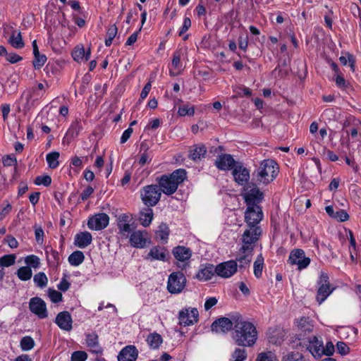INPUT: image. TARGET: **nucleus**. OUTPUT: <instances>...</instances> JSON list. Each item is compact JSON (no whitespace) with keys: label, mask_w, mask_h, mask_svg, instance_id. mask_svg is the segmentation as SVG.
Masks as SVG:
<instances>
[{"label":"nucleus","mask_w":361,"mask_h":361,"mask_svg":"<svg viewBox=\"0 0 361 361\" xmlns=\"http://www.w3.org/2000/svg\"><path fill=\"white\" fill-rule=\"evenodd\" d=\"M48 295L51 301L54 303L59 302L62 300V294L54 289L49 288L48 290Z\"/></svg>","instance_id":"51"},{"label":"nucleus","mask_w":361,"mask_h":361,"mask_svg":"<svg viewBox=\"0 0 361 361\" xmlns=\"http://www.w3.org/2000/svg\"><path fill=\"white\" fill-rule=\"evenodd\" d=\"M198 311L196 308H187L179 312V324L187 326L196 323L198 320Z\"/></svg>","instance_id":"11"},{"label":"nucleus","mask_w":361,"mask_h":361,"mask_svg":"<svg viewBox=\"0 0 361 361\" xmlns=\"http://www.w3.org/2000/svg\"><path fill=\"white\" fill-rule=\"evenodd\" d=\"M241 195L246 204H258L264 198L263 192L256 186L254 182H242Z\"/></svg>","instance_id":"5"},{"label":"nucleus","mask_w":361,"mask_h":361,"mask_svg":"<svg viewBox=\"0 0 361 361\" xmlns=\"http://www.w3.org/2000/svg\"><path fill=\"white\" fill-rule=\"evenodd\" d=\"M160 192L166 195H171L176 192L178 186V182H159Z\"/></svg>","instance_id":"35"},{"label":"nucleus","mask_w":361,"mask_h":361,"mask_svg":"<svg viewBox=\"0 0 361 361\" xmlns=\"http://www.w3.org/2000/svg\"><path fill=\"white\" fill-rule=\"evenodd\" d=\"M87 355L84 351H75L71 355V361H85Z\"/></svg>","instance_id":"57"},{"label":"nucleus","mask_w":361,"mask_h":361,"mask_svg":"<svg viewBox=\"0 0 361 361\" xmlns=\"http://www.w3.org/2000/svg\"><path fill=\"white\" fill-rule=\"evenodd\" d=\"M25 264L30 268L37 269L39 267V258L34 255H28L25 258Z\"/></svg>","instance_id":"48"},{"label":"nucleus","mask_w":361,"mask_h":361,"mask_svg":"<svg viewBox=\"0 0 361 361\" xmlns=\"http://www.w3.org/2000/svg\"><path fill=\"white\" fill-rule=\"evenodd\" d=\"M276 356L271 352L261 353L256 361H276Z\"/></svg>","instance_id":"52"},{"label":"nucleus","mask_w":361,"mask_h":361,"mask_svg":"<svg viewBox=\"0 0 361 361\" xmlns=\"http://www.w3.org/2000/svg\"><path fill=\"white\" fill-rule=\"evenodd\" d=\"M234 361H244L247 358V352L245 349L236 348L233 353Z\"/></svg>","instance_id":"50"},{"label":"nucleus","mask_w":361,"mask_h":361,"mask_svg":"<svg viewBox=\"0 0 361 361\" xmlns=\"http://www.w3.org/2000/svg\"><path fill=\"white\" fill-rule=\"evenodd\" d=\"M240 316L235 314L231 317V319L226 317H221L215 320L212 324V331L218 334H225L230 331L233 326L235 328V317Z\"/></svg>","instance_id":"9"},{"label":"nucleus","mask_w":361,"mask_h":361,"mask_svg":"<svg viewBox=\"0 0 361 361\" xmlns=\"http://www.w3.org/2000/svg\"><path fill=\"white\" fill-rule=\"evenodd\" d=\"M35 341L30 336H25L20 341V348L24 351H27L33 348Z\"/></svg>","instance_id":"47"},{"label":"nucleus","mask_w":361,"mask_h":361,"mask_svg":"<svg viewBox=\"0 0 361 361\" xmlns=\"http://www.w3.org/2000/svg\"><path fill=\"white\" fill-rule=\"evenodd\" d=\"M30 311L37 315L39 318L44 319L47 317V310L46 303L41 298H32L29 303Z\"/></svg>","instance_id":"15"},{"label":"nucleus","mask_w":361,"mask_h":361,"mask_svg":"<svg viewBox=\"0 0 361 361\" xmlns=\"http://www.w3.org/2000/svg\"><path fill=\"white\" fill-rule=\"evenodd\" d=\"M279 173V166L274 159H264L260 162L259 166L254 171L257 178L264 180H274Z\"/></svg>","instance_id":"3"},{"label":"nucleus","mask_w":361,"mask_h":361,"mask_svg":"<svg viewBox=\"0 0 361 361\" xmlns=\"http://www.w3.org/2000/svg\"><path fill=\"white\" fill-rule=\"evenodd\" d=\"M263 216L262 208L258 204H247L245 221L249 227L245 231H248V238L258 240L262 233V230L258 224L262 220Z\"/></svg>","instance_id":"2"},{"label":"nucleus","mask_w":361,"mask_h":361,"mask_svg":"<svg viewBox=\"0 0 361 361\" xmlns=\"http://www.w3.org/2000/svg\"><path fill=\"white\" fill-rule=\"evenodd\" d=\"M161 197L160 188L158 185H150L145 187L141 192V199L148 207L156 205Z\"/></svg>","instance_id":"6"},{"label":"nucleus","mask_w":361,"mask_h":361,"mask_svg":"<svg viewBox=\"0 0 361 361\" xmlns=\"http://www.w3.org/2000/svg\"><path fill=\"white\" fill-rule=\"evenodd\" d=\"M130 220L131 219L128 214H122L118 216L117 219V226L120 233L126 235L130 232Z\"/></svg>","instance_id":"25"},{"label":"nucleus","mask_w":361,"mask_h":361,"mask_svg":"<svg viewBox=\"0 0 361 361\" xmlns=\"http://www.w3.org/2000/svg\"><path fill=\"white\" fill-rule=\"evenodd\" d=\"M322 355H326V356H331L334 354L335 351V348L331 341L327 342L326 343V345L324 346L322 345Z\"/></svg>","instance_id":"53"},{"label":"nucleus","mask_w":361,"mask_h":361,"mask_svg":"<svg viewBox=\"0 0 361 361\" xmlns=\"http://www.w3.org/2000/svg\"><path fill=\"white\" fill-rule=\"evenodd\" d=\"M44 96V93L37 92V90H32V92H28L26 94L27 104L25 107L30 109L35 104V102L38 101Z\"/></svg>","instance_id":"34"},{"label":"nucleus","mask_w":361,"mask_h":361,"mask_svg":"<svg viewBox=\"0 0 361 361\" xmlns=\"http://www.w3.org/2000/svg\"><path fill=\"white\" fill-rule=\"evenodd\" d=\"M138 352L134 345H127L123 348L118 355V361H135Z\"/></svg>","instance_id":"21"},{"label":"nucleus","mask_w":361,"mask_h":361,"mask_svg":"<svg viewBox=\"0 0 361 361\" xmlns=\"http://www.w3.org/2000/svg\"><path fill=\"white\" fill-rule=\"evenodd\" d=\"M288 262L292 265H297L298 269H302L310 264V259L305 257L302 250L296 249L290 252L288 257Z\"/></svg>","instance_id":"12"},{"label":"nucleus","mask_w":361,"mask_h":361,"mask_svg":"<svg viewBox=\"0 0 361 361\" xmlns=\"http://www.w3.org/2000/svg\"><path fill=\"white\" fill-rule=\"evenodd\" d=\"M283 361H304V360L301 354L292 353L284 357Z\"/></svg>","instance_id":"58"},{"label":"nucleus","mask_w":361,"mask_h":361,"mask_svg":"<svg viewBox=\"0 0 361 361\" xmlns=\"http://www.w3.org/2000/svg\"><path fill=\"white\" fill-rule=\"evenodd\" d=\"M47 60V56L44 54H41L40 53L34 54L32 65L35 69H39L44 65Z\"/></svg>","instance_id":"45"},{"label":"nucleus","mask_w":361,"mask_h":361,"mask_svg":"<svg viewBox=\"0 0 361 361\" xmlns=\"http://www.w3.org/2000/svg\"><path fill=\"white\" fill-rule=\"evenodd\" d=\"M92 240V235L87 232H81L75 236L74 244L80 248L87 247Z\"/></svg>","instance_id":"27"},{"label":"nucleus","mask_w":361,"mask_h":361,"mask_svg":"<svg viewBox=\"0 0 361 361\" xmlns=\"http://www.w3.org/2000/svg\"><path fill=\"white\" fill-rule=\"evenodd\" d=\"M318 285L317 301L321 304L329 297L334 288L330 286L327 274L323 271L320 273Z\"/></svg>","instance_id":"8"},{"label":"nucleus","mask_w":361,"mask_h":361,"mask_svg":"<svg viewBox=\"0 0 361 361\" xmlns=\"http://www.w3.org/2000/svg\"><path fill=\"white\" fill-rule=\"evenodd\" d=\"M185 284L186 278L182 272H173L169 276L167 289L172 294H178L183 291Z\"/></svg>","instance_id":"7"},{"label":"nucleus","mask_w":361,"mask_h":361,"mask_svg":"<svg viewBox=\"0 0 361 361\" xmlns=\"http://www.w3.org/2000/svg\"><path fill=\"white\" fill-rule=\"evenodd\" d=\"M85 256L81 251H75L68 257V262L72 266H78L84 261Z\"/></svg>","instance_id":"39"},{"label":"nucleus","mask_w":361,"mask_h":361,"mask_svg":"<svg viewBox=\"0 0 361 361\" xmlns=\"http://www.w3.org/2000/svg\"><path fill=\"white\" fill-rule=\"evenodd\" d=\"M248 231H245L242 237L243 245L239 250V255L236 260L240 263V267L248 266L251 262L255 244L257 240L248 238Z\"/></svg>","instance_id":"4"},{"label":"nucleus","mask_w":361,"mask_h":361,"mask_svg":"<svg viewBox=\"0 0 361 361\" xmlns=\"http://www.w3.org/2000/svg\"><path fill=\"white\" fill-rule=\"evenodd\" d=\"M298 327L304 331H310L312 329V326L309 323L307 318L300 319L298 322Z\"/></svg>","instance_id":"56"},{"label":"nucleus","mask_w":361,"mask_h":361,"mask_svg":"<svg viewBox=\"0 0 361 361\" xmlns=\"http://www.w3.org/2000/svg\"><path fill=\"white\" fill-rule=\"evenodd\" d=\"M153 211L150 208L145 209L143 211H141L139 216V221L140 224L145 226L147 227L152 223L153 219Z\"/></svg>","instance_id":"33"},{"label":"nucleus","mask_w":361,"mask_h":361,"mask_svg":"<svg viewBox=\"0 0 361 361\" xmlns=\"http://www.w3.org/2000/svg\"><path fill=\"white\" fill-rule=\"evenodd\" d=\"M2 162L5 166H11L16 164V159L11 156H6L3 158Z\"/></svg>","instance_id":"64"},{"label":"nucleus","mask_w":361,"mask_h":361,"mask_svg":"<svg viewBox=\"0 0 361 361\" xmlns=\"http://www.w3.org/2000/svg\"><path fill=\"white\" fill-rule=\"evenodd\" d=\"M167 251L161 247H153L148 255L147 257V259L150 260H160V261H166L167 260Z\"/></svg>","instance_id":"26"},{"label":"nucleus","mask_w":361,"mask_h":361,"mask_svg":"<svg viewBox=\"0 0 361 361\" xmlns=\"http://www.w3.org/2000/svg\"><path fill=\"white\" fill-rule=\"evenodd\" d=\"M169 233L170 230L169 226L166 224L161 223L156 231V238L164 243H166Z\"/></svg>","instance_id":"36"},{"label":"nucleus","mask_w":361,"mask_h":361,"mask_svg":"<svg viewBox=\"0 0 361 361\" xmlns=\"http://www.w3.org/2000/svg\"><path fill=\"white\" fill-rule=\"evenodd\" d=\"M173 254L178 261V267L184 269L192 256V251L188 247L177 246L173 249Z\"/></svg>","instance_id":"14"},{"label":"nucleus","mask_w":361,"mask_h":361,"mask_svg":"<svg viewBox=\"0 0 361 361\" xmlns=\"http://www.w3.org/2000/svg\"><path fill=\"white\" fill-rule=\"evenodd\" d=\"M182 55L180 50H177L173 53L171 65L169 68L170 75L176 76L181 73L183 70V66L180 61Z\"/></svg>","instance_id":"22"},{"label":"nucleus","mask_w":361,"mask_h":361,"mask_svg":"<svg viewBox=\"0 0 361 361\" xmlns=\"http://www.w3.org/2000/svg\"><path fill=\"white\" fill-rule=\"evenodd\" d=\"M341 63L343 66H346L349 63L352 70H354L355 67V59L353 55L348 54L347 56H341L339 57Z\"/></svg>","instance_id":"49"},{"label":"nucleus","mask_w":361,"mask_h":361,"mask_svg":"<svg viewBox=\"0 0 361 361\" xmlns=\"http://www.w3.org/2000/svg\"><path fill=\"white\" fill-rule=\"evenodd\" d=\"M232 175L234 180H250V171L244 166V164L237 161L231 169Z\"/></svg>","instance_id":"17"},{"label":"nucleus","mask_w":361,"mask_h":361,"mask_svg":"<svg viewBox=\"0 0 361 361\" xmlns=\"http://www.w3.org/2000/svg\"><path fill=\"white\" fill-rule=\"evenodd\" d=\"M133 128L130 126L128 129H126L122 134L121 137V143L124 144L128 141V140L130 137L133 133Z\"/></svg>","instance_id":"62"},{"label":"nucleus","mask_w":361,"mask_h":361,"mask_svg":"<svg viewBox=\"0 0 361 361\" xmlns=\"http://www.w3.org/2000/svg\"><path fill=\"white\" fill-rule=\"evenodd\" d=\"M186 179V171L183 169H178L170 175H162L160 177H157L156 180H185Z\"/></svg>","instance_id":"24"},{"label":"nucleus","mask_w":361,"mask_h":361,"mask_svg":"<svg viewBox=\"0 0 361 361\" xmlns=\"http://www.w3.org/2000/svg\"><path fill=\"white\" fill-rule=\"evenodd\" d=\"M109 223V216L105 213H99L89 219L87 226L91 230L100 231L105 228Z\"/></svg>","instance_id":"13"},{"label":"nucleus","mask_w":361,"mask_h":361,"mask_svg":"<svg viewBox=\"0 0 361 361\" xmlns=\"http://www.w3.org/2000/svg\"><path fill=\"white\" fill-rule=\"evenodd\" d=\"M8 42L15 49H22L25 47L21 32L19 30H14L12 32L8 39Z\"/></svg>","instance_id":"32"},{"label":"nucleus","mask_w":361,"mask_h":361,"mask_svg":"<svg viewBox=\"0 0 361 361\" xmlns=\"http://www.w3.org/2000/svg\"><path fill=\"white\" fill-rule=\"evenodd\" d=\"M104 161L103 157H100V156L97 157L95 160L94 167L95 169H98L97 172H99L101 174L100 176L102 178H108L112 171V164L106 165L104 170L102 171V168L104 166Z\"/></svg>","instance_id":"28"},{"label":"nucleus","mask_w":361,"mask_h":361,"mask_svg":"<svg viewBox=\"0 0 361 361\" xmlns=\"http://www.w3.org/2000/svg\"><path fill=\"white\" fill-rule=\"evenodd\" d=\"M337 352L342 355H345L349 353L350 348L348 345L342 341H339L336 343Z\"/></svg>","instance_id":"55"},{"label":"nucleus","mask_w":361,"mask_h":361,"mask_svg":"<svg viewBox=\"0 0 361 361\" xmlns=\"http://www.w3.org/2000/svg\"><path fill=\"white\" fill-rule=\"evenodd\" d=\"M146 341L149 347L152 349L158 348L163 342L161 335L156 332L148 335Z\"/></svg>","instance_id":"37"},{"label":"nucleus","mask_w":361,"mask_h":361,"mask_svg":"<svg viewBox=\"0 0 361 361\" xmlns=\"http://www.w3.org/2000/svg\"><path fill=\"white\" fill-rule=\"evenodd\" d=\"M235 319L233 338L238 345L252 346L257 338L256 327L252 323L243 319L241 316H237Z\"/></svg>","instance_id":"1"},{"label":"nucleus","mask_w":361,"mask_h":361,"mask_svg":"<svg viewBox=\"0 0 361 361\" xmlns=\"http://www.w3.org/2000/svg\"><path fill=\"white\" fill-rule=\"evenodd\" d=\"M206 153L207 148L204 145H194L190 149L189 157L192 160L198 161L204 157Z\"/></svg>","instance_id":"29"},{"label":"nucleus","mask_w":361,"mask_h":361,"mask_svg":"<svg viewBox=\"0 0 361 361\" xmlns=\"http://www.w3.org/2000/svg\"><path fill=\"white\" fill-rule=\"evenodd\" d=\"M237 161L230 154H221L216 157L215 166L221 171H231Z\"/></svg>","instance_id":"16"},{"label":"nucleus","mask_w":361,"mask_h":361,"mask_svg":"<svg viewBox=\"0 0 361 361\" xmlns=\"http://www.w3.org/2000/svg\"><path fill=\"white\" fill-rule=\"evenodd\" d=\"M5 241L7 243L8 245L12 249L17 248L18 246V243L17 240L11 235L6 236V238H5Z\"/></svg>","instance_id":"63"},{"label":"nucleus","mask_w":361,"mask_h":361,"mask_svg":"<svg viewBox=\"0 0 361 361\" xmlns=\"http://www.w3.org/2000/svg\"><path fill=\"white\" fill-rule=\"evenodd\" d=\"M216 273V267L212 264H209L200 269L196 275V278L200 281H207Z\"/></svg>","instance_id":"30"},{"label":"nucleus","mask_w":361,"mask_h":361,"mask_svg":"<svg viewBox=\"0 0 361 361\" xmlns=\"http://www.w3.org/2000/svg\"><path fill=\"white\" fill-rule=\"evenodd\" d=\"M238 264L235 260L220 263L216 267V274L221 278H230L236 273Z\"/></svg>","instance_id":"10"},{"label":"nucleus","mask_w":361,"mask_h":361,"mask_svg":"<svg viewBox=\"0 0 361 361\" xmlns=\"http://www.w3.org/2000/svg\"><path fill=\"white\" fill-rule=\"evenodd\" d=\"M33 281L37 286L44 288L48 283V279L44 272H39L34 276Z\"/></svg>","instance_id":"44"},{"label":"nucleus","mask_w":361,"mask_h":361,"mask_svg":"<svg viewBox=\"0 0 361 361\" xmlns=\"http://www.w3.org/2000/svg\"><path fill=\"white\" fill-rule=\"evenodd\" d=\"M16 274L21 281H27L32 278V271L30 267L25 266L19 268Z\"/></svg>","instance_id":"40"},{"label":"nucleus","mask_w":361,"mask_h":361,"mask_svg":"<svg viewBox=\"0 0 361 361\" xmlns=\"http://www.w3.org/2000/svg\"><path fill=\"white\" fill-rule=\"evenodd\" d=\"M59 153L53 152L47 154L46 159L51 169H56L59 166Z\"/></svg>","instance_id":"42"},{"label":"nucleus","mask_w":361,"mask_h":361,"mask_svg":"<svg viewBox=\"0 0 361 361\" xmlns=\"http://www.w3.org/2000/svg\"><path fill=\"white\" fill-rule=\"evenodd\" d=\"M323 341L317 336L310 337L308 339L307 348L310 353L316 358L322 357Z\"/></svg>","instance_id":"19"},{"label":"nucleus","mask_w":361,"mask_h":361,"mask_svg":"<svg viewBox=\"0 0 361 361\" xmlns=\"http://www.w3.org/2000/svg\"><path fill=\"white\" fill-rule=\"evenodd\" d=\"M6 59L11 63H16L17 62L20 61L23 59V58L17 54L12 52L7 54Z\"/></svg>","instance_id":"61"},{"label":"nucleus","mask_w":361,"mask_h":361,"mask_svg":"<svg viewBox=\"0 0 361 361\" xmlns=\"http://www.w3.org/2000/svg\"><path fill=\"white\" fill-rule=\"evenodd\" d=\"M90 56V49L85 53V49L82 46H77L72 51V57L77 62H80L83 60L87 61Z\"/></svg>","instance_id":"31"},{"label":"nucleus","mask_w":361,"mask_h":361,"mask_svg":"<svg viewBox=\"0 0 361 361\" xmlns=\"http://www.w3.org/2000/svg\"><path fill=\"white\" fill-rule=\"evenodd\" d=\"M59 327L65 331L72 329V317L68 312L64 311L57 314L55 320Z\"/></svg>","instance_id":"20"},{"label":"nucleus","mask_w":361,"mask_h":361,"mask_svg":"<svg viewBox=\"0 0 361 361\" xmlns=\"http://www.w3.org/2000/svg\"><path fill=\"white\" fill-rule=\"evenodd\" d=\"M178 114L180 116H192L195 114V108L193 106L185 104L178 108Z\"/></svg>","instance_id":"46"},{"label":"nucleus","mask_w":361,"mask_h":361,"mask_svg":"<svg viewBox=\"0 0 361 361\" xmlns=\"http://www.w3.org/2000/svg\"><path fill=\"white\" fill-rule=\"evenodd\" d=\"M191 27V20L189 18L186 17L184 18L183 23L182 27L180 29L178 32L179 36L183 35L185 32H186L188 29Z\"/></svg>","instance_id":"60"},{"label":"nucleus","mask_w":361,"mask_h":361,"mask_svg":"<svg viewBox=\"0 0 361 361\" xmlns=\"http://www.w3.org/2000/svg\"><path fill=\"white\" fill-rule=\"evenodd\" d=\"M82 129V127L80 121L75 120L71 123L70 128L67 130L66 137H69L71 138L75 137L79 135Z\"/></svg>","instance_id":"38"},{"label":"nucleus","mask_w":361,"mask_h":361,"mask_svg":"<svg viewBox=\"0 0 361 361\" xmlns=\"http://www.w3.org/2000/svg\"><path fill=\"white\" fill-rule=\"evenodd\" d=\"M86 343L89 350L92 353L101 355L103 352L102 348L98 341V336L95 333L88 334L86 336Z\"/></svg>","instance_id":"23"},{"label":"nucleus","mask_w":361,"mask_h":361,"mask_svg":"<svg viewBox=\"0 0 361 361\" xmlns=\"http://www.w3.org/2000/svg\"><path fill=\"white\" fill-rule=\"evenodd\" d=\"M334 219H336L341 222H343V221L348 220L349 215L345 210L340 209V210L336 212Z\"/></svg>","instance_id":"59"},{"label":"nucleus","mask_w":361,"mask_h":361,"mask_svg":"<svg viewBox=\"0 0 361 361\" xmlns=\"http://www.w3.org/2000/svg\"><path fill=\"white\" fill-rule=\"evenodd\" d=\"M148 242L147 233L145 231H136L130 236V245L137 248H143Z\"/></svg>","instance_id":"18"},{"label":"nucleus","mask_w":361,"mask_h":361,"mask_svg":"<svg viewBox=\"0 0 361 361\" xmlns=\"http://www.w3.org/2000/svg\"><path fill=\"white\" fill-rule=\"evenodd\" d=\"M353 125H361V122L354 116H348L343 122V129L348 130V128H351Z\"/></svg>","instance_id":"54"},{"label":"nucleus","mask_w":361,"mask_h":361,"mask_svg":"<svg viewBox=\"0 0 361 361\" xmlns=\"http://www.w3.org/2000/svg\"><path fill=\"white\" fill-rule=\"evenodd\" d=\"M16 255L15 254L5 255L0 257V266L4 269L9 267L16 263Z\"/></svg>","instance_id":"41"},{"label":"nucleus","mask_w":361,"mask_h":361,"mask_svg":"<svg viewBox=\"0 0 361 361\" xmlns=\"http://www.w3.org/2000/svg\"><path fill=\"white\" fill-rule=\"evenodd\" d=\"M264 258L262 255H259L254 262V274L257 278H259L262 276Z\"/></svg>","instance_id":"43"}]
</instances>
